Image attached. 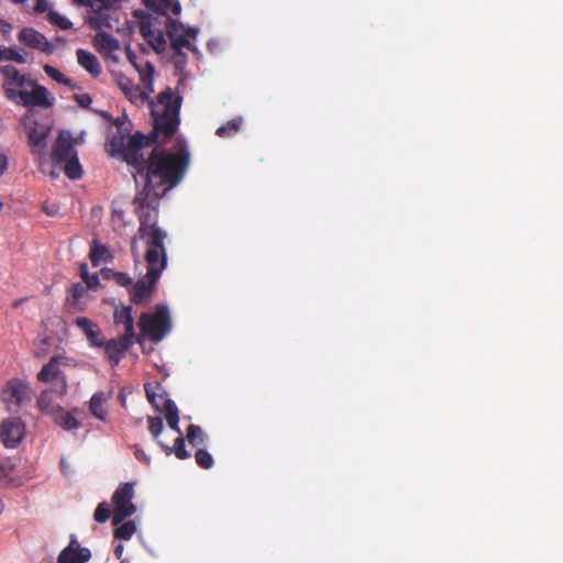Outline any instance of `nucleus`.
I'll list each match as a JSON object with an SVG mask.
<instances>
[{
    "label": "nucleus",
    "instance_id": "obj_23",
    "mask_svg": "<svg viewBox=\"0 0 563 563\" xmlns=\"http://www.w3.org/2000/svg\"><path fill=\"white\" fill-rule=\"evenodd\" d=\"M78 64L87 70L91 76L98 77L101 71V65L97 56L86 49L79 48L76 52Z\"/></svg>",
    "mask_w": 563,
    "mask_h": 563
},
{
    "label": "nucleus",
    "instance_id": "obj_47",
    "mask_svg": "<svg viewBox=\"0 0 563 563\" xmlns=\"http://www.w3.org/2000/svg\"><path fill=\"white\" fill-rule=\"evenodd\" d=\"M8 168V157L0 151V176L4 174Z\"/></svg>",
    "mask_w": 563,
    "mask_h": 563
},
{
    "label": "nucleus",
    "instance_id": "obj_11",
    "mask_svg": "<svg viewBox=\"0 0 563 563\" xmlns=\"http://www.w3.org/2000/svg\"><path fill=\"white\" fill-rule=\"evenodd\" d=\"M134 497V484L123 483L114 490L112 495V503L114 506L112 525L118 526L123 522L126 518L131 517L135 511L136 507L132 503Z\"/></svg>",
    "mask_w": 563,
    "mask_h": 563
},
{
    "label": "nucleus",
    "instance_id": "obj_15",
    "mask_svg": "<svg viewBox=\"0 0 563 563\" xmlns=\"http://www.w3.org/2000/svg\"><path fill=\"white\" fill-rule=\"evenodd\" d=\"M18 41L23 45L51 55L55 51L54 44L44 34L33 27H23L18 33Z\"/></svg>",
    "mask_w": 563,
    "mask_h": 563
},
{
    "label": "nucleus",
    "instance_id": "obj_44",
    "mask_svg": "<svg viewBox=\"0 0 563 563\" xmlns=\"http://www.w3.org/2000/svg\"><path fill=\"white\" fill-rule=\"evenodd\" d=\"M12 472V467L9 463L0 462V481H4L9 477Z\"/></svg>",
    "mask_w": 563,
    "mask_h": 563
},
{
    "label": "nucleus",
    "instance_id": "obj_3",
    "mask_svg": "<svg viewBox=\"0 0 563 563\" xmlns=\"http://www.w3.org/2000/svg\"><path fill=\"white\" fill-rule=\"evenodd\" d=\"M163 196V194L142 188L133 199L134 212L140 222L137 232L131 241V254L135 263L141 258L139 241L145 243L146 252L167 255L165 247L167 233L157 225L159 200Z\"/></svg>",
    "mask_w": 563,
    "mask_h": 563
},
{
    "label": "nucleus",
    "instance_id": "obj_39",
    "mask_svg": "<svg viewBox=\"0 0 563 563\" xmlns=\"http://www.w3.org/2000/svg\"><path fill=\"white\" fill-rule=\"evenodd\" d=\"M80 277L86 284L87 288L95 289L99 286V277L97 274L90 275L87 264H81L79 267Z\"/></svg>",
    "mask_w": 563,
    "mask_h": 563
},
{
    "label": "nucleus",
    "instance_id": "obj_18",
    "mask_svg": "<svg viewBox=\"0 0 563 563\" xmlns=\"http://www.w3.org/2000/svg\"><path fill=\"white\" fill-rule=\"evenodd\" d=\"M48 133L49 128L43 124H38L36 121L31 122L26 126L27 141L32 153L38 155L44 154Z\"/></svg>",
    "mask_w": 563,
    "mask_h": 563
},
{
    "label": "nucleus",
    "instance_id": "obj_40",
    "mask_svg": "<svg viewBox=\"0 0 563 563\" xmlns=\"http://www.w3.org/2000/svg\"><path fill=\"white\" fill-rule=\"evenodd\" d=\"M195 460H196V463L201 468H206V470L211 468L214 463L212 455L205 449H198L196 451Z\"/></svg>",
    "mask_w": 563,
    "mask_h": 563
},
{
    "label": "nucleus",
    "instance_id": "obj_53",
    "mask_svg": "<svg viewBox=\"0 0 563 563\" xmlns=\"http://www.w3.org/2000/svg\"><path fill=\"white\" fill-rule=\"evenodd\" d=\"M57 175H58V174H57V173H55V172H52V173H51V176H52V177H57Z\"/></svg>",
    "mask_w": 563,
    "mask_h": 563
},
{
    "label": "nucleus",
    "instance_id": "obj_26",
    "mask_svg": "<svg viewBox=\"0 0 563 563\" xmlns=\"http://www.w3.org/2000/svg\"><path fill=\"white\" fill-rule=\"evenodd\" d=\"M115 324L124 325V335L134 338V320L132 317V307L125 306L121 309H115L113 314Z\"/></svg>",
    "mask_w": 563,
    "mask_h": 563
},
{
    "label": "nucleus",
    "instance_id": "obj_27",
    "mask_svg": "<svg viewBox=\"0 0 563 563\" xmlns=\"http://www.w3.org/2000/svg\"><path fill=\"white\" fill-rule=\"evenodd\" d=\"M93 42H95V46L100 52L112 53V52L119 49V47H120L119 41L110 33H107L103 31L98 32L95 35Z\"/></svg>",
    "mask_w": 563,
    "mask_h": 563
},
{
    "label": "nucleus",
    "instance_id": "obj_19",
    "mask_svg": "<svg viewBox=\"0 0 563 563\" xmlns=\"http://www.w3.org/2000/svg\"><path fill=\"white\" fill-rule=\"evenodd\" d=\"M62 364H65V357L63 356H53L48 361L47 364H45L40 373L37 374V379L43 383H48L52 379L60 378L62 380V391L60 394H65L67 390V382L66 376L60 372L59 366Z\"/></svg>",
    "mask_w": 563,
    "mask_h": 563
},
{
    "label": "nucleus",
    "instance_id": "obj_25",
    "mask_svg": "<svg viewBox=\"0 0 563 563\" xmlns=\"http://www.w3.org/2000/svg\"><path fill=\"white\" fill-rule=\"evenodd\" d=\"M175 432L177 433V438L175 439L173 446H169L162 441H157V444L165 451L167 455L174 453L177 459L186 460L190 456V453L186 450L183 432L179 427L178 431Z\"/></svg>",
    "mask_w": 563,
    "mask_h": 563
},
{
    "label": "nucleus",
    "instance_id": "obj_46",
    "mask_svg": "<svg viewBox=\"0 0 563 563\" xmlns=\"http://www.w3.org/2000/svg\"><path fill=\"white\" fill-rule=\"evenodd\" d=\"M12 31V25L3 20V19H0V33H2L3 35H7V34H10Z\"/></svg>",
    "mask_w": 563,
    "mask_h": 563
},
{
    "label": "nucleus",
    "instance_id": "obj_41",
    "mask_svg": "<svg viewBox=\"0 0 563 563\" xmlns=\"http://www.w3.org/2000/svg\"><path fill=\"white\" fill-rule=\"evenodd\" d=\"M147 423H148V431L152 434V437L157 441L159 434L163 431V420L161 417H147Z\"/></svg>",
    "mask_w": 563,
    "mask_h": 563
},
{
    "label": "nucleus",
    "instance_id": "obj_35",
    "mask_svg": "<svg viewBox=\"0 0 563 563\" xmlns=\"http://www.w3.org/2000/svg\"><path fill=\"white\" fill-rule=\"evenodd\" d=\"M43 70L45 71V74L49 78H52L56 82L62 84V85L67 86V87H70V88H75L76 87V85L74 84V81L70 78L66 77L63 73H60L55 67L45 64L43 66Z\"/></svg>",
    "mask_w": 563,
    "mask_h": 563
},
{
    "label": "nucleus",
    "instance_id": "obj_42",
    "mask_svg": "<svg viewBox=\"0 0 563 563\" xmlns=\"http://www.w3.org/2000/svg\"><path fill=\"white\" fill-rule=\"evenodd\" d=\"M110 508L106 501L100 503L93 514V518L97 522H106L110 517Z\"/></svg>",
    "mask_w": 563,
    "mask_h": 563
},
{
    "label": "nucleus",
    "instance_id": "obj_7",
    "mask_svg": "<svg viewBox=\"0 0 563 563\" xmlns=\"http://www.w3.org/2000/svg\"><path fill=\"white\" fill-rule=\"evenodd\" d=\"M136 69L140 74L143 88L135 86L133 81L125 76H121L118 79V85L132 103L142 104L148 100L151 93L154 91L155 68L151 62H145L143 66H136Z\"/></svg>",
    "mask_w": 563,
    "mask_h": 563
},
{
    "label": "nucleus",
    "instance_id": "obj_2",
    "mask_svg": "<svg viewBox=\"0 0 563 563\" xmlns=\"http://www.w3.org/2000/svg\"><path fill=\"white\" fill-rule=\"evenodd\" d=\"M189 165V153L185 145L176 152L154 148L142 167H135L145 177V189L165 195L177 186L185 176Z\"/></svg>",
    "mask_w": 563,
    "mask_h": 563
},
{
    "label": "nucleus",
    "instance_id": "obj_10",
    "mask_svg": "<svg viewBox=\"0 0 563 563\" xmlns=\"http://www.w3.org/2000/svg\"><path fill=\"white\" fill-rule=\"evenodd\" d=\"M165 31L170 40L172 47L176 55L185 57L184 48L196 52L197 48L191 44L197 37L198 31L196 29H185L181 23L172 18H166Z\"/></svg>",
    "mask_w": 563,
    "mask_h": 563
},
{
    "label": "nucleus",
    "instance_id": "obj_38",
    "mask_svg": "<svg viewBox=\"0 0 563 563\" xmlns=\"http://www.w3.org/2000/svg\"><path fill=\"white\" fill-rule=\"evenodd\" d=\"M47 20L51 24H54L62 30H70L73 27V23L67 18L60 15L54 10H49L47 12Z\"/></svg>",
    "mask_w": 563,
    "mask_h": 563
},
{
    "label": "nucleus",
    "instance_id": "obj_31",
    "mask_svg": "<svg viewBox=\"0 0 563 563\" xmlns=\"http://www.w3.org/2000/svg\"><path fill=\"white\" fill-rule=\"evenodd\" d=\"M102 273L103 278L112 279L121 287L130 288L133 284V279L126 273L117 272L110 268L103 269Z\"/></svg>",
    "mask_w": 563,
    "mask_h": 563
},
{
    "label": "nucleus",
    "instance_id": "obj_22",
    "mask_svg": "<svg viewBox=\"0 0 563 563\" xmlns=\"http://www.w3.org/2000/svg\"><path fill=\"white\" fill-rule=\"evenodd\" d=\"M77 409L66 411L63 407L57 406L53 413L54 422L66 431H73L80 428V422L76 418Z\"/></svg>",
    "mask_w": 563,
    "mask_h": 563
},
{
    "label": "nucleus",
    "instance_id": "obj_8",
    "mask_svg": "<svg viewBox=\"0 0 563 563\" xmlns=\"http://www.w3.org/2000/svg\"><path fill=\"white\" fill-rule=\"evenodd\" d=\"M139 325L143 335L151 341H162L172 328L168 308L164 305H157L153 313L143 312L140 316Z\"/></svg>",
    "mask_w": 563,
    "mask_h": 563
},
{
    "label": "nucleus",
    "instance_id": "obj_52",
    "mask_svg": "<svg viewBox=\"0 0 563 563\" xmlns=\"http://www.w3.org/2000/svg\"><path fill=\"white\" fill-rule=\"evenodd\" d=\"M21 302H22V300L15 301V302L13 303V306H14V307H18L19 305H21Z\"/></svg>",
    "mask_w": 563,
    "mask_h": 563
},
{
    "label": "nucleus",
    "instance_id": "obj_20",
    "mask_svg": "<svg viewBox=\"0 0 563 563\" xmlns=\"http://www.w3.org/2000/svg\"><path fill=\"white\" fill-rule=\"evenodd\" d=\"M140 32L145 41L156 51L162 52L165 49L166 40L164 32L161 29L154 27L152 19L147 18L140 23Z\"/></svg>",
    "mask_w": 563,
    "mask_h": 563
},
{
    "label": "nucleus",
    "instance_id": "obj_21",
    "mask_svg": "<svg viewBox=\"0 0 563 563\" xmlns=\"http://www.w3.org/2000/svg\"><path fill=\"white\" fill-rule=\"evenodd\" d=\"M75 324L85 333L87 340L92 346L101 347L103 340L99 327L86 317H78Z\"/></svg>",
    "mask_w": 563,
    "mask_h": 563
},
{
    "label": "nucleus",
    "instance_id": "obj_13",
    "mask_svg": "<svg viewBox=\"0 0 563 563\" xmlns=\"http://www.w3.org/2000/svg\"><path fill=\"white\" fill-rule=\"evenodd\" d=\"M24 433L25 427L20 418H8L0 423V441L8 449L16 448Z\"/></svg>",
    "mask_w": 563,
    "mask_h": 563
},
{
    "label": "nucleus",
    "instance_id": "obj_14",
    "mask_svg": "<svg viewBox=\"0 0 563 563\" xmlns=\"http://www.w3.org/2000/svg\"><path fill=\"white\" fill-rule=\"evenodd\" d=\"M0 398L8 405L21 406L31 400V389L27 384L18 378L7 382L1 390Z\"/></svg>",
    "mask_w": 563,
    "mask_h": 563
},
{
    "label": "nucleus",
    "instance_id": "obj_28",
    "mask_svg": "<svg viewBox=\"0 0 563 563\" xmlns=\"http://www.w3.org/2000/svg\"><path fill=\"white\" fill-rule=\"evenodd\" d=\"M107 401V396L103 391L95 393L89 401V410L97 419L101 421L107 420V410L104 409V404Z\"/></svg>",
    "mask_w": 563,
    "mask_h": 563
},
{
    "label": "nucleus",
    "instance_id": "obj_55",
    "mask_svg": "<svg viewBox=\"0 0 563 563\" xmlns=\"http://www.w3.org/2000/svg\"><path fill=\"white\" fill-rule=\"evenodd\" d=\"M2 207H3V203H2V202H0V210L2 209Z\"/></svg>",
    "mask_w": 563,
    "mask_h": 563
},
{
    "label": "nucleus",
    "instance_id": "obj_54",
    "mask_svg": "<svg viewBox=\"0 0 563 563\" xmlns=\"http://www.w3.org/2000/svg\"><path fill=\"white\" fill-rule=\"evenodd\" d=\"M120 563H129V561L123 559V560L120 561Z\"/></svg>",
    "mask_w": 563,
    "mask_h": 563
},
{
    "label": "nucleus",
    "instance_id": "obj_30",
    "mask_svg": "<svg viewBox=\"0 0 563 563\" xmlns=\"http://www.w3.org/2000/svg\"><path fill=\"white\" fill-rule=\"evenodd\" d=\"M241 125H242L241 118L231 119L225 124L219 126L216 131V134L222 139L231 137L240 131Z\"/></svg>",
    "mask_w": 563,
    "mask_h": 563
},
{
    "label": "nucleus",
    "instance_id": "obj_6",
    "mask_svg": "<svg viewBox=\"0 0 563 563\" xmlns=\"http://www.w3.org/2000/svg\"><path fill=\"white\" fill-rule=\"evenodd\" d=\"M51 158L55 165H64V173L69 179L75 180L82 176V168L68 132L58 134L52 148Z\"/></svg>",
    "mask_w": 563,
    "mask_h": 563
},
{
    "label": "nucleus",
    "instance_id": "obj_37",
    "mask_svg": "<svg viewBox=\"0 0 563 563\" xmlns=\"http://www.w3.org/2000/svg\"><path fill=\"white\" fill-rule=\"evenodd\" d=\"M135 523L133 521H125L114 530V537L120 540H130L135 532Z\"/></svg>",
    "mask_w": 563,
    "mask_h": 563
},
{
    "label": "nucleus",
    "instance_id": "obj_43",
    "mask_svg": "<svg viewBox=\"0 0 563 563\" xmlns=\"http://www.w3.org/2000/svg\"><path fill=\"white\" fill-rule=\"evenodd\" d=\"M74 100L81 108H89L92 102V98L89 93L74 95Z\"/></svg>",
    "mask_w": 563,
    "mask_h": 563
},
{
    "label": "nucleus",
    "instance_id": "obj_5",
    "mask_svg": "<svg viewBox=\"0 0 563 563\" xmlns=\"http://www.w3.org/2000/svg\"><path fill=\"white\" fill-rule=\"evenodd\" d=\"M146 275L129 288L130 299L140 305L147 301L153 294L156 283L167 266V255H157L154 252H145Z\"/></svg>",
    "mask_w": 563,
    "mask_h": 563
},
{
    "label": "nucleus",
    "instance_id": "obj_24",
    "mask_svg": "<svg viewBox=\"0 0 563 563\" xmlns=\"http://www.w3.org/2000/svg\"><path fill=\"white\" fill-rule=\"evenodd\" d=\"M113 258L108 246L101 244L97 239L90 243L89 260L91 265L98 267L102 263H107Z\"/></svg>",
    "mask_w": 563,
    "mask_h": 563
},
{
    "label": "nucleus",
    "instance_id": "obj_48",
    "mask_svg": "<svg viewBox=\"0 0 563 563\" xmlns=\"http://www.w3.org/2000/svg\"><path fill=\"white\" fill-rule=\"evenodd\" d=\"M122 553H123V545L122 544H118L114 549V554L118 559H121L122 556Z\"/></svg>",
    "mask_w": 563,
    "mask_h": 563
},
{
    "label": "nucleus",
    "instance_id": "obj_32",
    "mask_svg": "<svg viewBox=\"0 0 563 563\" xmlns=\"http://www.w3.org/2000/svg\"><path fill=\"white\" fill-rule=\"evenodd\" d=\"M164 16V25L166 26V18H170L168 13L175 15L180 13V4L175 0H158V4L155 8Z\"/></svg>",
    "mask_w": 563,
    "mask_h": 563
},
{
    "label": "nucleus",
    "instance_id": "obj_33",
    "mask_svg": "<svg viewBox=\"0 0 563 563\" xmlns=\"http://www.w3.org/2000/svg\"><path fill=\"white\" fill-rule=\"evenodd\" d=\"M52 398V393L49 390H44L37 398V407L38 409L46 415H51L53 417L56 407Z\"/></svg>",
    "mask_w": 563,
    "mask_h": 563
},
{
    "label": "nucleus",
    "instance_id": "obj_4",
    "mask_svg": "<svg viewBox=\"0 0 563 563\" xmlns=\"http://www.w3.org/2000/svg\"><path fill=\"white\" fill-rule=\"evenodd\" d=\"M4 76L3 91L8 100L27 108H49L53 102L44 86L32 80L30 75L21 74L12 65L0 68Z\"/></svg>",
    "mask_w": 563,
    "mask_h": 563
},
{
    "label": "nucleus",
    "instance_id": "obj_29",
    "mask_svg": "<svg viewBox=\"0 0 563 563\" xmlns=\"http://www.w3.org/2000/svg\"><path fill=\"white\" fill-rule=\"evenodd\" d=\"M86 288L87 287L82 286L80 283L71 285V287L69 288V295L66 299L67 305L71 309L77 311L84 310V306L81 305L80 299L86 294Z\"/></svg>",
    "mask_w": 563,
    "mask_h": 563
},
{
    "label": "nucleus",
    "instance_id": "obj_49",
    "mask_svg": "<svg viewBox=\"0 0 563 563\" xmlns=\"http://www.w3.org/2000/svg\"><path fill=\"white\" fill-rule=\"evenodd\" d=\"M52 43H53L54 45H55V43H56V44H59V45H65L66 41H65V38H64V37H62V36H56Z\"/></svg>",
    "mask_w": 563,
    "mask_h": 563
},
{
    "label": "nucleus",
    "instance_id": "obj_34",
    "mask_svg": "<svg viewBox=\"0 0 563 563\" xmlns=\"http://www.w3.org/2000/svg\"><path fill=\"white\" fill-rule=\"evenodd\" d=\"M2 60H13L19 64H24L26 62L25 53L20 52L15 47L0 46V62Z\"/></svg>",
    "mask_w": 563,
    "mask_h": 563
},
{
    "label": "nucleus",
    "instance_id": "obj_36",
    "mask_svg": "<svg viewBox=\"0 0 563 563\" xmlns=\"http://www.w3.org/2000/svg\"><path fill=\"white\" fill-rule=\"evenodd\" d=\"M187 440L192 446H197L206 442L207 435L199 426L189 424L187 428Z\"/></svg>",
    "mask_w": 563,
    "mask_h": 563
},
{
    "label": "nucleus",
    "instance_id": "obj_16",
    "mask_svg": "<svg viewBox=\"0 0 563 563\" xmlns=\"http://www.w3.org/2000/svg\"><path fill=\"white\" fill-rule=\"evenodd\" d=\"M133 344V336L121 335L118 339L103 341L104 353L112 366H117Z\"/></svg>",
    "mask_w": 563,
    "mask_h": 563
},
{
    "label": "nucleus",
    "instance_id": "obj_50",
    "mask_svg": "<svg viewBox=\"0 0 563 563\" xmlns=\"http://www.w3.org/2000/svg\"><path fill=\"white\" fill-rule=\"evenodd\" d=\"M144 3L147 8H155V1L154 0H144Z\"/></svg>",
    "mask_w": 563,
    "mask_h": 563
},
{
    "label": "nucleus",
    "instance_id": "obj_45",
    "mask_svg": "<svg viewBox=\"0 0 563 563\" xmlns=\"http://www.w3.org/2000/svg\"><path fill=\"white\" fill-rule=\"evenodd\" d=\"M34 10L37 13L48 12V2L46 0H37Z\"/></svg>",
    "mask_w": 563,
    "mask_h": 563
},
{
    "label": "nucleus",
    "instance_id": "obj_51",
    "mask_svg": "<svg viewBox=\"0 0 563 563\" xmlns=\"http://www.w3.org/2000/svg\"><path fill=\"white\" fill-rule=\"evenodd\" d=\"M75 4L79 7H84L85 3H87L88 0H71Z\"/></svg>",
    "mask_w": 563,
    "mask_h": 563
},
{
    "label": "nucleus",
    "instance_id": "obj_1",
    "mask_svg": "<svg viewBox=\"0 0 563 563\" xmlns=\"http://www.w3.org/2000/svg\"><path fill=\"white\" fill-rule=\"evenodd\" d=\"M183 97L167 87L161 91L156 100L150 101L153 118V131L145 135L135 132L131 135L132 123L125 115L115 120L117 132L107 144V150L112 157L120 158L133 167H142L144 155L142 150L158 141L169 140L178 130L180 123V108Z\"/></svg>",
    "mask_w": 563,
    "mask_h": 563
},
{
    "label": "nucleus",
    "instance_id": "obj_12",
    "mask_svg": "<svg viewBox=\"0 0 563 563\" xmlns=\"http://www.w3.org/2000/svg\"><path fill=\"white\" fill-rule=\"evenodd\" d=\"M114 0H88L84 7L90 9V13L85 21L93 30L112 29L113 27V10Z\"/></svg>",
    "mask_w": 563,
    "mask_h": 563
},
{
    "label": "nucleus",
    "instance_id": "obj_9",
    "mask_svg": "<svg viewBox=\"0 0 563 563\" xmlns=\"http://www.w3.org/2000/svg\"><path fill=\"white\" fill-rule=\"evenodd\" d=\"M146 398L156 411L163 412L168 427L178 431L179 411L176 404L168 397L159 384H145Z\"/></svg>",
    "mask_w": 563,
    "mask_h": 563
},
{
    "label": "nucleus",
    "instance_id": "obj_17",
    "mask_svg": "<svg viewBox=\"0 0 563 563\" xmlns=\"http://www.w3.org/2000/svg\"><path fill=\"white\" fill-rule=\"evenodd\" d=\"M90 558V550L81 548L80 543L73 536L69 544L59 553L57 563H86Z\"/></svg>",
    "mask_w": 563,
    "mask_h": 563
}]
</instances>
